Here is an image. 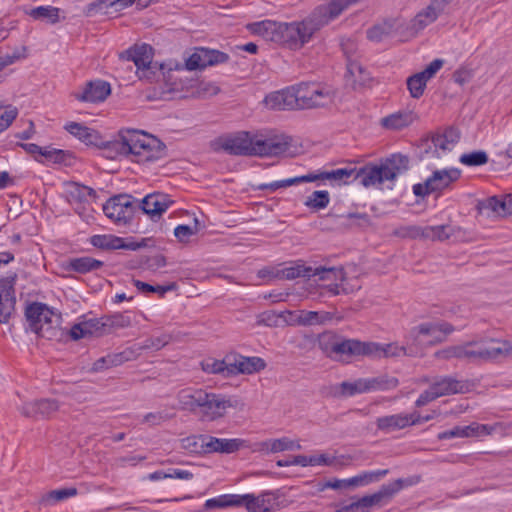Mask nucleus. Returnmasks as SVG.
Masks as SVG:
<instances>
[{"mask_svg": "<svg viewBox=\"0 0 512 512\" xmlns=\"http://www.w3.org/2000/svg\"><path fill=\"white\" fill-rule=\"evenodd\" d=\"M292 138L285 134H270L265 137L240 131L222 135L210 142L214 152H225L235 156L276 157L286 155Z\"/></svg>", "mask_w": 512, "mask_h": 512, "instance_id": "1", "label": "nucleus"}, {"mask_svg": "<svg viewBox=\"0 0 512 512\" xmlns=\"http://www.w3.org/2000/svg\"><path fill=\"white\" fill-rule=\"evenodd\" d=\"M153 48L148 44H135L120 53L121 60L134 62L139 79L150 82H163V93H177L184 89L183 82L174 73L184 69V66L176 61L169 60L164 63L153 62Z\"/></svg>", "mask_w": 512, "mask_h": 512, "instance_id": "2", "label": "nucleus"}, {"mask_svg": "<svg viewBox=\"0 0 512 512\" xmlns=\"http://www.w3.org/2000/svg\"><path fill=\"white\" fill-rule=\"evenodd\" d=\"M409 159L402 154H393L385 159L380 165L366 166L359 171L352 168H339L326 171V181L331 183H348V179L354 177L359 179L365 187L381 185L385 181H393L396 177L408 169Z\"/></svg>", "mask_w": 512, "mask_h": 512, "instance_id": "3", "label": "nucleus"}, {"mask_svg": "<svg viewBox=\"0 0 512 512\" xmlns=\"http://www.w3.org/2000/svg\"><path fill=\"white\" fill-rule=\"evenodd\" d=\"M114 147L130 161L150 165L167 156L166 145L157 137L139 130H126L119 134Z\"/></svg>", "mask_w": 512, "mask_h": 512, "instance_id": "4", "label": "nucleus"}, {"mask_svg": "<svg viewBox=\"0 0 512 512\" xmlns=\"http://www.w3.org/2000/svg\"><path fill=\"white\" fill-rule=\"evenodd\" d=\"M179 401L184 409L194 411L196 408H200L202 419L207 421L222 417L226 409L232 406L229 400L203 389L182 390L179 394Z\"/></svg>", "mask_w": 512, "mask_h": 512, "instance_id": "5", "label": "nucleus"}, {"mask_svg": "<svg viewBox=\"0 0 512 512\" xmlns=\"http://www.w3.org/2000/svg\"><path fill=\"white\" fill-rule=\"evenodd\" d=\"M319 345L328 357L346 363L359 357H369V352H371L370 341L347 339L332 333L322 334Z\"/></svg>", "mask_w": 512, "mask_h": 512, "instance_id": "6", "label": "nucleus"}, {"mask_svg": "<svg viewBox=\"0 0 512 512\" xmlns=\"http://www.w3.org/2000/svg\"><path fill=\"white\" fill-rule=\"evenodd\" d=\"M419 481V477L396 479L382 485L373 494L365 495L357 501L337 508L335 512H370L374 507H381L389 503L404 487L412 486Z\"/></svg>", "mask_w": 512, "mask_h": 512, "instance_id": "7", "label": "nucleus"}, {"mask_svg": "<svg viewBox=\"0 0 512 512\" xmlns=\"http://www.w3.org/2000/svg\"><path fill=\"white\" fill-rule=\"evenodd\" d=\"M462 359L472 362H487L512 355V343L496 339H480L462 344Z\"/></svg>", "mask_w": 512, "mask_h": 512, "instance_id": "8", "label": "nucleus"}, {"mask_svg": "<svg viewBox=\"0 0 512 512\" xmlns=\"http://www.w3.org/2000/svg\"><path fill=\"white\" fill-rule=\"evenodd\" d=\"M454 330L446 321L425 322L410 330L409 341L419 350V356H422L427 347L442 343Z\"/></svg>", "mask_w": 512, "mask_h": 512, "instance_id": "9", "label": "nucleus"}, {"mask_svg": "<svg viewBox=\"0 0 512 512\" xmlns=\"http://www.w3.org/2000/svg\"><path fill=\"white\" fill-rule=\"evenodd\" d=\"M297 109H312L324 107L333 100L332 93L315 84L300 83L293 86Z\"/></svg>", "mask_w": 512, "mask_h": 512, "instance_id": "10", "label": "nucleus"}, {"mask_svg": "<svg viewBox=\"0 0 512 512\" xmlns=\"http://www.w3.org/2000/svg\"><path fill=\"white\" fill-rule=\"evenodd\" d=\"M460 177L458 169L436 170L424 183L413 186V193L418 197H424L434 192H440Z\"/></svg>", "mask_w": 512, "mask_h": 512, "instance_id": "11", "label": "nucleus"}, {"mask_svg": "<svg viewBox=\"0 0 512 512\" xmlns=\"http://www.w3.org/2000/svg\"><path fill=\"white\" fill-rule=\"evenodd\" d=\"M454 229L450 225L437 226H406L394 231V234L401 238L426 239L432 241H444L453 235Z\"/></svg>", "mask_w": 512, "mask_h": 512, "instance_id": "12", "label": "nucleus"}, {"mask_svg": "<svg viewBox=\"0 0 512 512\" xmlns=\"http://www.w3.org/2000/svg\"><path fill=\"white\" fill-rule=\"evenodd\" d=\"M242 506L249 512H269L285 507L284 494L279 490L269 491L254 496L252 494L240 495Z\"/></svg>", "mask_w": 512, "mask_h": 512, "instance_id": "13", "label": "nucleus"}, {"mask_svg": "<svg viewBox=\"0 0 512 512\" xmlns=\"http://www.w3.org/2000/svg\"><path fill=\"white\" fill-rule=\"evenodd\" d=\"M133 202V198L130 195H116L111 197L103 205V212L115 223L126 224L132 219L133 216Z\"/></svg>", "mask_w": 512, "mask_h": 512, "instance_id": "14", "label": "nucleus"}, {"mask_svg": "<svg viewBox=\"0 0 512 512\" xmlns=\"http://www.w3.org/2000/svg\"><path fill=\"white\" fill-rule=\"evenodd\" d=\"M370 350L369 358L373 359L419 356V350L413 346L411 341H409V335L406 337V345H399L396 342L387 344L370 342Z\"/></svg>", "mask_w": 512, "mask_h": 512, "instance_id": "15", "label": "nucleus"}, {"mask_svg": "<svg viewBox=\"0 0 512 512\" xmlns=\"http://www.w3.org/2000/svg\"><path fill=\"white\" fill-rule=\"evenodd\" d=\"M230 377L239 374H254L266 367L265 361L260 357H247L238 353H228Z\"/></svg>", "mask_w": 512, "mask_h": 512, "instance_id": "16", "label": "nucleus"}, {"mask_svg": "<svg viewBox=\"0 0 512 512\" xmlns=\"http://www.w3.org/2000/svg\"><path fill=\"white\" fill-rule=\"evenodd\" d=\"M111 93L110 84L103 80H94L86 83L81 92L74 93L75 99L81 102H103Z\"/></svg>", "mask_w": 512, "mask_h": 512, "instance_id": "17", "label": "nucleus"}, {"mask_svg": "<svg viewBox=\"0 0 512 512\" xmlns=\"http://www.w3.org/2000/svg\"><path fill=\"white\" fill-rule=\"evenodd\" d=\"M494 431V427L486 424L471 423L467 426H456L449 431L438 434V439L445 440L451 438H470L483 437L490 435Z\"/></svg>", "mask_w": 512, "mask_h": 512, "instance_id": "18", "label": "nucleus"}, {"mask_svg": "<svg viewBox=\"0 0 512 512\" xmlns=\"http://www.w3.org/2000/svg\"><path fill=\"white\" fill-rule=\"evenodd\" d=\"M421 422L420 414L413 412L411 414H395L384 416L377 419V427L385 432H391L403 429L410 425L419 424Z\"/></svg>", "mask_w": 512, "mask_h": 512, "instance_id": "19", "label": "nucleus"}, {"mask_svg": "<svg viewBox=\"0 0 512 512\" xmlns=\"http://www.w3.org/2000/svg\"><path fill=\"white\" fill-rule=\"evenodd\" d=\"M313 276L318 281L330 282L327 285L328 292L332 295H338L340 293L339 286L336 282H343L346 278V274L342 267H325V266H313Z\"/></svg>", "mask_w": 512, "mask_h": 512, "instance_id": "20", "label": "nucleus"}, {"mask_svg": "<svg viewBox=\"0 0 512 512\" xmlns=\"http://www.w3.org/2000/svg\"><path fill=\"white\" fill-rule=\"evenodd\" d=\"M14 280H0V323H7L15 310Z\"/></svg>", "mask_w": 512, "mask_h": 512, "instance_id": "21", "label": "nucleus"}, {"mask_svg": "<svg viewBox=\"0 0 512 512\" xmlns=\"http://www.w3.org/2000/svg\"><path fill=\"white\" fill-rule=\"evenodd\" d=\"M173 203L170 197L164 193H151L141 201V208L151 218L161 216Z\"/></svg>", "mask_w": 512, "mask_h": 512, "instance_id": "22", "label": "nucleus"}, {"mask_svg": "<svg viewBox=\"0 0 512 512\" xmlns=\"http://www.w3.org/2000/svg\"><path fill=\"white\" fill-rule=\"evenodd\" d=\"M204 453H234L245 447V441L241 439H224L212 436H204L203 439Z\"/></svg>", "mask_w": 512, "mask_h": 512, "instance_id": "23", "label": "nucleus"}, {"mask_svg": "<svg viewBox=\"0 0 512 512\" xmlns=\"http://www.w3.org/2000/svg\"><path fill=\"white\" fill-rule=\"evenodd\" d=\"M293 86L273 92L264 99L265 105L273 110H297Z\"/></svg>", "mask_w": 512, "mask_h": 512, "instance_id": "24", "label": "nucleus"}, {"mask_svg": "<svg viewBox=\"0 0 512 512\" xmlns=\"http://www.w3.org/2000/svg\"><path fill=\"white\" fill-rule=\"evenodd\" d=\"M289 315L291 316V324L299 326L322 325L332 319L330 312L299 310L289 312Z\"/></svg>", "mask_w": 512, "mask_h": 512, "instance_id": "25", "label": "nucleus"}, {"mask_svg": "<svg viewBox=\"0 0 512 512\" xmlns=\"http://www.w3.org/2000/svg\"><path fill=\"white\" fill-rule=\"evenodd\" d=\"M25 315L31 329L40 333L43 330V323L47 324L51 321L52 312L42 303H33L26 308Z\"/></svg>", "mask_w": 512, "mask_h": 512, "instance_id": "26", "label": "nucleus"}, {"mask_svg": "<svg viewBox=\"0 0 512 512\" xmlns=\"http://www.w3.org/2000/svg\"><path fill=\"white\" fill-rule=\"evenodd\" d=\"M302 447L297 440L288 437L267 439L256 445V451L261 453H278L283 451L300 450Z\"/></svg>", "mask_w": 512, "mask_h": 512, "instance_id": "27", "label": "nucleus"}, {"mask_svg": "<svg viewBox=\"0 0 512 512\" xmlns=\"http://www.w3.org/2000/svg\"><path fill=\"white\" fill-rule=\"evenodd\" d=\"M442 13L440 6L431 1L428 6L415 15L411 20L410 27L414 32H419L434 23Z\"/></svg>", "mask_w": 512, "mask_h": 512, "instance_id": "28", "label": "nucleus"}, {"mask_svg": "<svg viewBox=\"0 0 512 512\" xmlns=\"http://www.w3.org/2000/svg\"><path fill=\"white\" fill-rule=\"evenodd\" d=\"M325 172L326 171L310 172L306 175L297 176L280 181H274L268 184H263L260 186V188L275 191L279 188H286L304 182H323L326 181Z\"/></svg>", "mask_w": 512, "mask_h": 512, "instance_id": "29", "label": "nucleus"}, {"mask_svg": "<svg viewBox=\"0 0 512 512\" xmlns=\"http://www.w3.org/2000/svg\"><path fill=\"white\" fill-rule=\"evenodd\" d=\"M416 119L417 116L413 111L404 110L383 117L380 123L387 130L399 131L411 125Z\"/></svg>", "mask_w": 512, "mask_h": 512, "instance_id": "30", "label": "nucleus"}, {"mask_svg": "<svg viewBox=\"0 0 512 512\" xmlns=\"http://www.w3.org/2000/svg\"><path fill=\"white\" fill-rule=\"evenodd\" d=\"M292 463H296L297 466L301 467L336 466L338 464L337 458L335 456L323 452L315 453L312 455L292 456Z\"/></svg>", "mask_w": 512, "mask_h": 512, "instance_id": "31", "label": "nucleus"}, {"mask_svg": "<svg viewBox=\"0 0 512 512\" xmlns=\"http://www.w3.org/2000/svg\"><path fill=\"white\" fill-rule=\"evenodd\" d=\"M58 408L59 405L54 400H38L24 404L22 411L27 417H49Z\"/></svg>", "mask_w": 512, "mask_h": 512, "instance_id": "32", "label": "nucleus"}, {"mask_svg": "<svg viewBox=\"0 0 512 512\" xmlns=\"http://www.w3.org/2000/svg\"><path fill=\"white\" fill-rule=\"evenodd\" d=\"M314 271L313 266L306 265L302 261H296L282 268L280 270V275L282 278L287 280H293L300 277L311 279Z\"/></svg>", "mask_w": 512, "mask_h": 512, "instance_id": "33", "label": "nucleus"}, {"mask_svg": "<svg viewBox=\"0 0 512 512\" xmlns=\"http://www.w3.org/2000/svg\"><path fill=\"white\" fill-rule=\"evenodd\" d=\"M483 208L490 210L497 216L512 215V195H507L502 199L491 197L484 202Z\"/></svg>", "mask_w": 512, "mask_h": 512, "instance_id": "34", "label": "nucleus"}, {"mask_svg": "<svg viewBox=\"0 0 512 512\" xmlns=\"http://www.w3.org/2000/svg\"><path fill=\"white\" fill-rule=\"evenodd\" d=\"M69 196L71 202L91 204L95 202L97 194L91 187L73 183L69 189Z\"/></svg>", "mask_w": 512, "mask_h": 512, "instance_id": "35", "label": "nucleus"}, {"mask_svg": "<svg viewBox=\"0 0 512 512\" xmlns=\"http://www.w3.org/2000/svg\"><path fill=\"white\" fill-rule=\"evenodd\" d=\"M242 498L237 494H224L220 495L216 498H211L205 501L204 509L212 510V509H222L227 507H238L242 506L241 502Z\"/></svg>", "mask_w": 512, "mask_h": 512, "instance_id": "36", "label": "nucleus"}, {"mask_svg": "<svg viewBox=\"0 0 512 512\" xmlns=\"http://www.w3.org/2000/svg\"><path fill=\"white\" fill-rule=\"evenodd\" d=\"M459 139V132L454 128H449L443 134L434 136L432 141L436 148L443 151H450L454 148Z\"/></svg>", "mask_w": 512, "mask_h": 512, "instance_id": "37", "label": "nucleus"}, {"mask_svg": "<svg viewBox=\"0 0 512 512\" xmlns=\"http://www.w3.org/2000/svg\"><path fill=\"white\" fill-rule=\"evenodd\" d=\"M61 10L53 6H39L33 8L29 15L36 20H45L47 23L56 24L60 21Z\"/></svg>", "mask_w": 512, "mask_h": 512, "instance_id": "38", "label": "nucleus"}, {"mask_svg": "<svg viewBox=\"0 0 512 512\" xmlns=\"http://www.w3.org/2000/svg\"><path fill=\"white\" fill-rule=\"evenodd\" d=\"M202 370L206 373L221 374L224 377H230L229 361L227 354L221 360L209 358L201 362Z\"/></svg>", "mask_w": 512, "mask_h": 512, "instance_id": "39", "label": "nucleus"}, {"mask_svg": "<svg viewBox=\"0 0 512 512\" xmlns=\"http://www.w3.org/2000/svg\"><path fill=\"white\" fill-rule=\"evenodd\" d=\"M103 266V262L92 257H79L70 260L69 267L75 272L85 274L97 270Z\"/></svg>", "mask_w": 512, "mask_h": 512, "instance_id": "40", "label": "nucleus"}, {"mask_svg": "<svg viewBox=\"0 0 512 512\" xmlns=\"http://www.w3.org/2000/svg\"><path fill=\"white\" fill-rule=\"evenodd\" d=\"M138 356L137 350L134 347H129L121 352L104 356L101 362H108V366L114 367L135 360Z\"/></svg>", "mask_w": 512, "mask_h": 512, "instance_id": "41", "label": "nucleus"}, {"mask_svg": "<svg viewBox=\"0 0 512 512\" xmlns=\"http://www.w3.org/2000/svg\"><path fill=\"white\" fill-rule=\"evenodd\" d=\"M440 386H431L430 389L426 390L416 401L417 406H424L432 400L446 393H462V387L457 389V386H446L445 390H439Z\"/></svg>", "mask_w": 512, "mask_h": 512, "instance_id": "42", "label": "nucleus"}, {"mask_svg": "<svg viewBox=\"0 0 512 512\" xmlns=\"http://www.w3.org/2000/svg\"><path fill=\"white\" fill-rule=\"evenodd\" d=\"M65 129L79 140L85 142L86 144H91L94 142L95 134L94 131L86 126H83L80 123L70 122L65 125Z\"/></svg>", "mask_w": 512, "mask_h": 512, "instance_id": "43", "label": "nucleus"}, {"mask_svg": "<svg viewBox=\"0 0 512 512\" xmlns=\"http://www.w3.org/2000/svg\"><path fill=\"white\" fill-rule=\"evenodd\" d=\"M330 202V195L328 191L318 190L314 191L311 195H309L304 205L313 210H321L326 208Z\"/></svg>", "mask_w": 512, "mask_h": 512, "instance_id": "44", "label": "nucleus"}, {"mask_svg": "<svg viewBox=\"0 0 512 512\" xmlns=\"http://www.w3.org/2000/svg\"><path fill=\"white\" fill-rule=\"evenodd\" d=\"M428 80L424 74L419 72L407 79V88L411 97L419 98L423 95Z\"/></svg>", "mask_w": 512, "mask_h": 512, "instance_id": "45", "label": "nucleus"}, {"mask_svg": "<svg viewBox=\"0 0 512 512\" xmlns=\"http://www.w3.org/2000/svg\"><path fill=\"white\" fill-rule=\"evenodd\" d=\"M43 152V157H45L48 161L57 164L71 165L73 157L69 151L56 149L53 147H45Z\"/></svg>", "mask_w": 512, "mask_h": 512, "instance_id": "46", "label": "nucleus"}, {"mask_svg": "<svg viewBox=\"0 0 512 512\" xmlns=\"http://www.w3.org/2000/svg\"><path fill=\"white\" fill-rule=\"evenodd\" d=\"M459 162L465 166H482L488 162V155L483 150L471 151L460 156Z\"/></svg>", "mask_w": 512, "mask_h": 512, "instance_id": "47", "label": "nucleus"}, {"mask_svg": "<svg viewBox=\"0 0 512 512\" xmlns=\"http://www.w3.org/2000/svg\"><path fill=\"white\" fill-rule=\"evenodd\" d=\"M93 246L102 249H119L124 247L123 239L114 236L95 235L91 238Z\"/></svg>", "mask_w": 512, "mask_h": 512, "instance_id": "48", "label": "nucleus"}, {"mask_svg": "<svg viewBox=\"0 0 512 512\" xmlns=\"http://www.w3.org/2000/svg\"><path fill=\"white\" fill-rule=\"evenodd\" d=\"M115 5V0H96L87 7L88 14H114L119 12Z\"/></svg>", "mask_w": 512, "mask_h": 512, "instance_id": "49", "label": "nucleus"}, {"mask_svg": "<svg viewBox=\"0 0 512 512\" xmlns=\"http://www.w3.org/2000/svg\"><path fill=\"white\" fill-rule=\"evenodd\" d=\"M106 327H108L109 333L115 329H123L131 325V318L123 313H115L105 317Z\"/></svg>", "mask_w": 512, "mask_h": 512, "instance_id": "50", "label": "nucleus"}, {"mask_svg": "<svg viewBox=\"0 0 512 512\" xmlns=\"http://www.w3.org/2000/svg\"><path fill=\"white\" fill-rule=\"evenodd\" d=\"M200 230L199 222L195 218L194 226L189 225H178L174 229V235L175 237L182 243L189 242L190 238L197 234Z\"/></svg>", "mask_w": 512, "mask_h": 512, "instance_id": "51", "label": "nucleus"}, {"mask_svg": "<svg viewBox=\"0 0 512 512\" xmlns=\"http://www.w3.org/2000/svg\"><path fill=\"white\" fill-rule=\"evenodd\" d=\"M187 70H196L206 68L205 48H198L185 61Z\"/></svg>", "mask_w": 512, "mask_h": 512, "instance_id": "52", "label": "nucleus"}, {"mask_svg": "<svg viewBox=\"0 0 512 512\" xmlns=\"http://www.w3.org/2000/svg\"><path fill=\"white\" fill-rule=\"evenodd\" d=\"M203 439L204 435L189 436L181 440V446L191 453H204Z\"/></svg>", "mask_w": 512, "mask_h": 512, "instance_id": "53", "label": "nucleus"}, {"mask_svg": "<svg viewBox=\"0 0 512 512\" xmlns=\"http://www.w3.org/2000/svg\"><path fill=\"white\" fill-rule=\"evenodd\" d=\"M104 324H106L105 317L87 320L85 321V327H87L86 333L96 336L109 334L108 327Z\"/></svg>", "mask_w": 512, "mask_h": 512, "instance_id": "54", "label": "nucleus"}, {"mask_svg": "<svg viewBox=\"0 0 512 512\" xmlns=\"http://www.w3.org/2000/svg\"><path fill=\"white\" fill-rule=\"evenodd\" d=\"M371 386H334V391L331 392L335 397H350L358 393H365L369 391Z\"/></svg>", "mask_w": 512, "mask_h": 512, "instance_id": "55", "label": "nucleus"}, {"mask_svg": "<svg viewBox=\"0 0 512 512\" xmlns=\"http://www.w3.org/2000/svg\"><path fill=\"white\" fill-rule=\"evenodd\" d=\"M389 473L388 469H381L375 471H365L360 473V480L362 486H367L372 483H377Z\"/></svg>", "mask_w": 512, "mask_h": 512, "instance_id": "56", "label": "nucleus"}, {"mask_svg": "<svg viewBox=\"0 0 512 512\" xmlns=\"http://www.w3.org/2000/svg\"><path fill=\"white\" fill-rule=\"evenodd\" d=\"M18 109L12 105H8L6 110L0 115V133L5 131L17 118Z\"/></svg>", "mask_w": 512, "mask_h": 512, "instance_id": "57", "label": "nucleus"}, {"mask_svg": "<svg viewBox=\"0 0 512 512\" xmlns=\"http://www.w3.org/2000/svg\"><path fill=\"white\" fill-rule=\"evenodd\" d=\"M205 58H206V67L224 63L228 60V55L218 51V50H209L205 48Z\"/></svg>", "mask_w": 512, "mask_h": 512, "instance_id": "58", "label": "nucleus"}, {"mask_svg": "<svg viewBox=\"0 0 512 512\" xmlns=\"http://www.w3.org/2000/svg\"><path fill=\"white\" fill-rule=\"evenodd\" d=\"M462 354H463L462 344L450 346V347H447V348L435 353L436 357H438L440 359H451V358L462 359Z\"/></svg>", "mask_w": 512, "mask_h": 512, "instance_id": "59", "label": "nucleus"}, {"mask_svg": "<svg viewBox=\"0 0 512 512\" xmlns=\"http://www.w3.org/2000/svg\"><path fill=\"white\" fill-rule=\"evenodd\" d=\"M346 217L350 220V226L365 228L371 224L370 217L366 213H349Z\"/></svg>", "mask_w": 512, "mask_h": 512, "instance_id": "60", "label": "nucleus"}, {"mask_svg": "<svg viewBox=\"0 0 512 512\" xmlns=\"http://www.w3.org/2000/svg\"><path fill=\"white\" fill-rule=\"evenodd\" d=\"M168 343V340L165 339V338H150V339H147L143 345H140V346H137V347H134L137 352L140 354V352L142 350H145V349H154V350H159L161 349L162 347H164L166 344Z\"/></svg>", "mask_w": 512, "mask_h": 512, "instance_id": "61", "label": "nucleus"}, {"mask_svg": "<svg viewBox=\"0 0 512 512\" xmlns=\"http://www.w3.org/2000/svg\"><path fill=\"white\" fill-rule=\"evenodd\" d=\"M388 33L386 25H376L367 31V37L372 41H380Z\"/></svg>", "mask_w": 512, "mask_h": 512, "instance_id": "62", "label": "nucleus"}, {"mask_svg": "<svg viewBox=\"0 0 512 512\" xmlns=\"http://www.w3.org/2000/svg\"><path fill=\"white\" fill-rule=\"evenodd\" d=\"M166 472L167 479L191 480L194 475L192 472L184 469H168Z\"/></svg>", "mask_w": 512, "mask_h": 512, "instance_id": "63", "label": "nucleus"}, {"mask_svg": "<svg viewBox=\"0 0 512 512\" xmlns=\"http://www.w3.org/2000/svg\"><path fill=\"white\" fill-rule=\"evenodd\" d=\"M444 61L441 59L433 60L421 73L429 81L442 68Z\"/></svg>", "mask_w": 512, "mask_h": 512, "instance_id": "64", "label": "nucleus"}]
</instances>
